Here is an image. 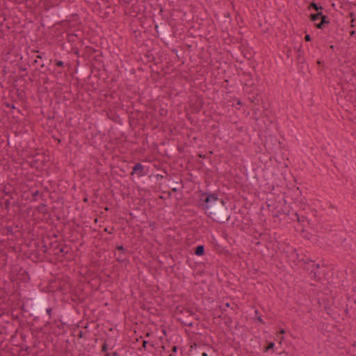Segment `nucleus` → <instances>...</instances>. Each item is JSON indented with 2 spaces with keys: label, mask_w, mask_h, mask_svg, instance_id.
Masks as SVG:
<instances>
[{
  "label": "nucleus",
  "mask_w": 356,
  "mask_h": 356,
  "mask_svg": "<svg viewBox=\"0 0 356 356\" xmlns=\"http://www.w3.org/2000/svg\"><path fill=\"white\" fill-rule=\"evenodd\" d=\"M142 170H143V165L138 163L134 166V168L133 169V172L140 174L142 172Z\"/></svg>",
  "instance_id": "3"
},
{
  "label": "nucleus",
  "mask_w": 356,
  "mask_h": 356,
  "mask_svg": "<svg viewBox=\"0 0 356 356\" xmlns=\"http://www.w3.org/2000/svg\"><path fill=\"white\" fill-rule=\"evenodd\" d=\"M220 202H221L222 204V205H224V202H223V200H221Z\"/></svg>",
  "instance_id": "12"
},
{
  "label": "nucleus",
  "mask_w": 356,
  "mask_h": 356,
  "mask_svg": "<svg viewBox=\"0 0 356 356\" xmlns=\"http://www.w3.org/2000/svg\"><path fill=\"white\" fill-rule=\"evenodd\" d=\"M202 355V356H207V354L206 353H203Z\"/></svg>",
  "instance_id": "10"
},
{
  "label": "nucleus",
  "mask_w": 356,
  "mask_h": 356,
  "mask_svg": "<svg viewBox=\"0 0 356 356\" xmlns=\"http://www.w3.org/2000/svg\"><path fill=\"white\" fill-rule=\"evenodd\" d=\"M218 200V197L215 194L208 195L204 200L205 203L207 204V207L209 208L213 206L216 201Z\"/></svg>",
  "instance_id": "2"
},
{
  "label": "nucleus",
  "mask_w": 356,
  "mask_h": 356,
  "mask_svg": "<svg viewBox=\"0 0 356 356\" xmlns=\"http://www.w3.org/2000/svg\"><path fill=\"white\" fill-rule=\"evenodd\" d=\"M274 346H275L274 343H273V342L270 343L268 344V346L266 348V351H268V350L273 348Z\"/></svg>",
  "instance_id": "5"
},
{
  "label": "nucleus",
  "mask_w": 356,
  "mask_h": 356,
  "mask_svg": "<svg viewBox=\"0 0 356 356\" xmlns=\"http://www.w3.org/2000/svg\"><path fill=\"white\" fill-rule=\"evenodd\" d=\"M284 333V330H282L280 331V334H283Z\"/></svg>",
  "instance_id": "9"
},
{
  "label": "nucleus",
  "mask_w": 356,
  "mask_h": 356,
  "mask_svg": "<svg viewBox=\"0 0 356 356\" xmlns=\"http://www.w3.org/2000/svg\"><path fill=\"white\" fill-rule=\"evenodd\" d=\"M325 17L324 16H322L321 13H318L316 14L311 15V19L313 22H316L319 19H321V22L320 23H318V24H316V26L318 29H321L322 27V26H323V24L325 22Z\"/></svg>",
  "instance_id": "1"
},
{
  "label": "nucleus",
  "mask_w": 356,
  "mask_h": 356,
  "mask_svg": "<svg viewBox=\"0 0 356 356\" xmlns=\"http://www.w3.org/2000/svg\"><path fill=\"white\" fill-rule=\"evenodd\" d=\"M311 6L313 7L316 10H318L319 9V7L316 3H312Z\"/></svg>",
  "instance_id": "6"
},
{
  "label": "nucleus",
  "mask_w": 356,
  "mask_h": 356,
  "mask_svg": "<svg viewBox=\"0 0 356 356\" xmlns=\"http://www.w3.org/2000/svg\"><path fill=\"white\" fill-rule=\"evenodd\" d=\"M277 338H278L279 339H280V340H282V337H280V336H277Z\"/></svg>",
  "instance_id": "11"
},
{
  "label": "nucleus",
  "mask_w": 356,
  "mask_h": 356,
  "mask_svg": "<svg viewBox=\"0 0 356 356\" xmlns=\"http://www.w3.org/2000/svg\"><path fill=\"white\" fill-rule=\"evenodd\" d=\"M195 253L197 256H201L202 254H203V253H204V247L202 245L197 246L196 248V249H195Z\"/></svg>",
  "instance_id": "4"
},
{
  "label": "nucleus",
  "mask_w": 356,
  "mask_h": 356,
  "mask_svg": "<svg viewBox=\"0 0 356 356\" xmlns=\"http://www.w3.org/2000/svg\"><path fill=\"white\" fill-rule=\"evenodd\" d=\"M310 40H311L310 36H309V35H307L305 36V40H306V41H309Z\"/></svg>",
  "instance_id": "7"
},
{
  "label": "nucleus",
  "mask_w": 356,
  "mask_h": 356,
  "mask_svg": "<svg viewBox=\"0 0 356 356\" xmlns=\"http://www.w3.org/2000/svg\"><path fill=\"white\" fill-rule=\"evenodd\" d=\"M123 250V248L122 246L118 248V251H122Z\"/></svg>",
  "instance_id": "8"
}]
</instances>
